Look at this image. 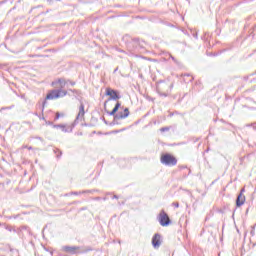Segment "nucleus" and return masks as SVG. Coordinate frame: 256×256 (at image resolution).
<instances>
[{"label":"nucleus","mask_w":256,"mask_h":256,"mask_svg":"<svg viewBox=\"0 0 256 256\" xmlns=\"http://www.w3.org/2000/svg\"><path fill=\"white\" fill-rule=\"evenodd\" d=\"M152 245H153V247H160L161 246V235L155 234L153 236Z\"/></svg>","instance_id":"obj_8"},{"label":"nucleus","mask_w":256,"mask_h":256,"mask_svg":"<svg viewBox=\"0 0 256 256\" xmlns=\"http://www.w3.org/2000/svg\"><path fill=\"white\" fill-rule=\"evenodd\" d=\"M65 95H67V91L65 90H52L46 95V101H53L54 99L65 97Z\"/></svg>","instance_id":"obj_2"},{"label":"nucleus","mask_w":256,"mask_h":256,"mask_svg":"<svg viewBox=\"0 0 256 256\" xmlns=\"http://www.w3.org/2000/svg\"><path fill=\"white\" fill-rule=\"evenodd\" d=\"M162 132L169 131V128H161Z\"/></svg>","instance_id":"obj_16"},{"label":"nucleus","mask_w":256,"mask_h":256,"mask_svg":"<svg viewBox=\"0 0 256 256\" xmlns=\"http://www.w3.org/2000/svg\"><path fill=\"white\" fill-rule=\"evenodd\" d=\"M84 117H85V105H83V103H81L79 106V112H78L77 119H83Z\"/></svg>","instance_id":"obj_9"},{"label":"nucleus","mask_w":256,"mask_h":256,"mask_svg":"<svg viewBox=\"0 0 256 256\" xmlns=\"http://www.w3.org/2000/svg\"><path fill=\"white\" fill-rule=\"evenodd\" d=\"M158 219L162 227H168V225H171V219L169 218V215L165 213V210H161Z\"/></svg>","instance_id":"obj_3"},{"label":"nucleus","mask_w":256,"mask_h":256,"mask_svg":"<svg viewBox=\"0 0 256 256\" xmlns=\"http://www.w3.org/2000/svg\"><path fill=\"white\" fill-rule=\"evenodd\" d=\"M175 207H179V204H176Z\"/></svg>","instance_id":"obj_17"},{"label":"nucleus","mask_w":256,"mask_h":256,"mask_svg":"<svg viewBox=\"0 0 256 256\" xmlns=\"http://www.w3.org/2000/svg\"><path fill=\"white\" fill-rule=\"evenodd\" d=\"M54 129H61V131H64V133H67V125L65 124L54 125Z\"/></svg>","instance_id":"obj_11"},{"label":"nucleus","mask_w":256,"mask_h":256,"mask_svg":"<svg viewBox=\"0 0 256 256\" xmlns=\"http://www.w3.org/2000/svg\"><path fill=\"white\" fill-rule=\"evenodd\" d=\"M243 193H245V188H242L240 194L237 196L236 207H241L245 203V195Z\"/></svg>","instance_id":"obj_5"},{"label":"nucleus","mask_w":256,"mask_h":256,"mask_svg":"<svg viewBox=\"0 0 256 256\" xmlns=\"http://www.w3.org/2000/svg\"><path fill=\"white\" fill-rule=\"evenodd\" d=\"M106 95L110 97V99H113L114 101H117V99H119V94L117 93V91L111 88H106Z\"/></svg>","instance_id":"obj_6"},{"label":"nucleus","mask_w":256,"mask_h":256,"mask_svg":"<svg viewBox=\"0 0 256 256\" xmlns=\"http://www.w3.org/2000/svg\"><path fill=\"white\" fill-rule=\"evenodd\" d=\"M129 117V108H125L123 112H119L118 119H127Z\"/></svg>","instance_id":"obj_10"},{"label":"nucleus","mask_w":256,"mask_h":256,"mask_svg":"<svg viewBox=\"0 0 256 256\" xmlns=\"http://www.w3.org/2000/svg\"><path fill=\"white\" fill-rule=\"evenodd\" d=\"M61 117H65V114L63 112H56L55 114V121H58V119H61Z\"/></svg>","instance_id":"obj_13"},{"label":"nucleus","mask_w":256,"mask_h":256,"mask_svg":"<svg viewBox=\"0 0 256 256\" xmlns=\"http://www.w3.org/2000/svg\"><path fill=\"white\" fill-rule=\"evenodd\" d=\"M121 107V103L117 102L113 110L110 112V115H115L119 111V108Z\"/></svg>","instance_id":"obj_12"},{"label":"nucleus","mask_w":256,"mask_h":256,"mask_svg":"<svg viewBox=\"0 0 256 256\" xmlns=\"http://www.w3.org/2000/svg\"><path fill=\"white\" fill-rule=\"evenodd\" d=\"M160 161L163 165H167L168 167H175V165H177V157L169 153L162 154Z\"/></svg>","instance_id":"obj_1"},{"label":"nucleus","mask_w":256,"mask_h":256,"mask_svg":"<svg viewBox=\"0 0 256 256\" xmlns=\"http://www.w3.org/2000/svg\"><path fill=\"white\" fill-rule=\"evenodd\" d=\"M255 74H256V71H255Z\"/></svg>","instance_id":"obj_18"},{"label":"nucleus","mask_w":256,"mask_h":256,"mask_svg":"<svg viewBox=\"0 0 256 256\" xmlns=\"http://www.w3.org/2000/svg\"><path fill=\"white\" fill-rule=\"evenodd\" d=\"M23 149H29V151H31V149H33V147H31V146H29V147L23 146Z\"/></svg>","instance_id":"obj_15"},{"label":"nucleus","mask_w":256,"mask_h":256,"mask_svg":"<svg viewBox=\"0 0 256 256\" xmlns=\"http://www.w3.org/2000/svg\"><path fill=\"white\" fill-rule=\"evenodd\" d=\"M52 85H54V87H57L58 89H63V87H65V85H67V80L60 78V79L54 81L52 83Z\"/></svg>","instance_id":"obj_7"},{"label":"nucleus","mask_w":256,"mask_h":256,"mask_svg":"<svg viewBox=\"0 0 256 256\" xmlns=\"http://www.w3.org/2000/svg\"><path fill=\"white\" fill-rule=\"evenodd\" d=\"M64 253H69V255H75L79 252V247L77 246H64L62 247Z\"/></svg>","instance_id":"obj_4"},{"label":"nucleus","mask_w":256,"mask_h":256,"mask_svg":"<svg viewBox=\"0 0 256 256\" xmlns=\"http://www.w3.org/2000/svg\"><path fill=\"white\" fill-rule=\"evenodd\" d=\"M248 127H253V129L256 131V123L248 125Z\"/></svg>","instance_id":"obj_14"}]
</instances>
